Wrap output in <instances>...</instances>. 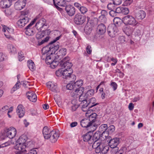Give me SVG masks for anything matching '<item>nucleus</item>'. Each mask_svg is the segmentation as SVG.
Segmentation results:
<instances>
[{"mask_svg":"<svg viewBox=\"0 0 154 154\" xmlns=\"http://www.w3.org/2000/svg\"><path fill=\"white\" fill-rule=\"evenodd\" d=\"M61 35L57 37L53 41H52L49 44L44 47L42 49V57L45 56L47 54H54L59 48V43L57 41L60 39Z\"/></svg>","mask_w":154,"mask_h":154,"instance_id":"nucleus-1","label":"nucleus"},{"mask_svg":"<svg viewBox=\"0 0 154 154\" xmlns=\"http://www.w3.org/2000/svg\"><path fill=\"white\" fill-rule=\"evenodd\" d=\"M17 134V131L13 127H11L8 128L6 131L2 134L0 136L1 139L4 140L7 137L10 139H13L15 137Z\"/></svg>","mask_w":154,"mask_h":154,"instance_id":"nucleus-2","label":"nucleus"},{"mask_svg":"<svg viewBox=\"0 0 154 154\" xmlns=\"http://www.w3.org/2000/svg\"><path fill=\"white\" fill-rule=\"evenodd\" d=\"M69 57H66L60 63V65L62 68H64L65 69L69 70V73H72L73 71L71 67L72 66L71 62L69 61Z\"/></svg>","mask_w":154,"mask_h":154,"instance_id":"nucleus-3","label":"nucleus"},{"mask_svg":"<svg viewBox=\"0 0 154 154\" xmlns=\"http://www.w3.org/2000/svg\"><path fill=\"white\" fill-rule=\"evenodd\" d=\"M135 18L131 15H128L123 17V21L126 25L135 26L138 23Z\"/></svg>","mask_w":154,"mask_h":154,"instance_id":"nucleus-4","label":"nucleus"},{"mask_svg":"<svg viewBox=\"0 0 154 154\" xmlns=\"http://www.w3.org/2000/svg\"><path fill=\"white\" fill-rule=\"evenodd\" d=\"M28 11H27L25 12H23L22 14L24 15V17H21L20 19L17 22V24L20 27H22L25 26L29 21V19L28 17L26 15L28 13Z\"/></svg>","mask_w":154,"mask_h":154,"instance_id":"nucleus-5","label":"nucleus"},{"mask_svg":"<svg viewBox=\"0 0 154 154\" xmlns=\"http://www.w3.org/2000/svg\"><path fill=\"white\" fill-rule=\"evenodd\" d=\"M26 145L20 143L16 142L14 148L16 150L14 152L16 154H21L26 151L25 149L26 148Z\"/></svg>","mask_w":154,"mask_h":154,"instance_id":"nucleus-6","label":"nucleus"},{"mask_svg":"<svg viewBox=\"0 0 154 154\" xmlns=\"http://www.w3.org/2000/svg\"><path fill=\"white\" fill-rule=\"evenodd\" d=\"M84 82L83 80L79 79L77 81L74 83L75 86V91L73 92L80 91L82 93L84 91V88L81 86L83 85Z\"/></svg>","mask_w":154,"mask_h":154,"instance_id":"nucleus-7","label":"nucleus"},{"mask_svg":"<svg viewBox=\"0 0 154 154\" xmlns=\"http://www.w3.org/2000/svg\"><path fill=\"white\" fill-rule=\"evenodd\" d=\"M68 70L63 69V78L69 80L70 81H74L76 77L75 75L72 74V73H69Z\"/></svg>","mask_w":154,"mask_h":154,"instance_id":"nucleus-8","label":"nucleus"},{"mask_svg":"<svg viewBox=\"0 0 154 154\" xmlns=\"http://www.w3.org/2000/svg\"><path fill=\"white\" fill-rule=\"evenodd\" d=\"M118 32L117 26L115 25H109L107 28V32L111 37H114Z\"/></svg>","mask_w":154,"mask_h":154,"instance_id":"nucleus-9","label":"nucleus"},{"mask_svg":"<svg viewBox=\"0 0 154 154\" xmlns=\"http://www.w3.org/2000/svg\"><path fill=\"white\" fill-rule=\"evenodd\" d=\"M85 16L82 15L79 13L75 15L74 21L76 24L81 25L84 23L85 21Z\"/></svg>","mask_w":154,"mask_h":154,"instance_id":"nucleus-10","label":"nucleus"},{"mask_svg":"<svg viewBox=\"0 0 154 154\" xmlns=\"http://www.w3.org/2000/svg\"><path fill=\"white\" fill-rule=\"evenodd\" d=\"M83 92L82 93H80V91L73 92V97H74L75 98L79 97V101L81 102V104L84 103H86L87 102V100H86V98L84 96Z\"/></svg>","mask_w":154,"mask_h":154,"instance_id":"nucleus-11","label":"nucleus"},{"mask_svg":"<svg viewBox=\"0 0 154 154\" xmlns=\"http://www.w3.org/2000/svg\"><path fill=\"white\" fill-rule=\"evenodd\" d=\"M107 128V125L106 124H103L101 125L99 128L100 133H101V137L106 138L108 137L107 132L106 130Z\"/></svg>","mask_w":154,"mask_h":154,"instance_id":"nucleus-12","label":"nucleus"},{"mask_svg":"<svg viewBox=\"0 0 154 154\" xmlns=\"http://www.w3.org/2000/svg\"><path fill=\"white\" fill-rule=\"evenodd\" d=\"M26 1L25 0H19L15 4L14 8L17 10H20L25 6Z\"/></svg>","mask_w":154,"mask_h":154,"instance_id":"nucleus-13","label":"nucleus"},{"mask_svg":"<svg viewBox=\"0 0 154 154\" xmlns=\"http://www.w3.org/2000/svg\"><path fill=\"white\" fill-rule=\"evenodd\" d=\"M103 145L101 142H99L97 141H95L92 145V147L95 149V152L96 153H100Z\"/></svg>","mask_w":154,"mask_h":154,"instance_id":"nucleus-14","label":"nucleus"},{"mask_svg":"<svg viewBox=\"0 0 154 154\" xmlns=\"http://www.w3.org/2000/svg\"><path fill=\"white\" fill-rule=\"evenodd\" d=\"M46 85L48 88L52 91L56 93L59 91V89L56 83L52 82H49L46 83Z\"/></svg>","mask_w":154,"mask_h":154,"instance_id":"nucleus-15","label":"nucleus"},{"mask_svg":"<svg viewBox=\"0 0 154 154\" xmlns=\"http://www.w3.org/2000/svg\"><path fill=\"white\" fill-rule=\"evenodd\" d=\"M49 139L50 141L52 143H55L59 137L58 131L56 130H52L51 131Z\"/></svg>","mask_w":154,"mask_h":154,"instance_id":"nucleus-16","label":"nucleus"},{"mask_svg":"<svg viewBox=\"0 0 154 154\" xmlns=\"http://www.w3.org/2000/svg\"><path fill=\"white\" fill-rule=\"evenodd\" d=\"M47 25L46 20L44 18H42L36 23L35 26L37 29L42 30L44 26H46Z\"/></svg>","mask_w":154,"mask_h":154,"instance_id":"nucleus-17","label":"nucleus"},{"mask_svg":"<svg viewBox=\"0 0 154 154\" xmlns=\"http://www.w3.org/2000/svg\"><path fill=\"white\" fill-rule=\"evenodd\" d=\"M106 29L105 25L104 24L100 23L97 26L96 32L98 34L103 35L106 32Z\"/></svg>","mask_w":154,"mask_h":154,"instance_id":"nucleus-18","label":"nucleus"},{"mask_svg":"<svg viewBox=\"0 0 154 154\" xmlns=\"http://www.w3.org/2000/svg\"><path fill=\"white\" fill-rule=\"evenodd\" d=\"M119 143V139L118 138L111 139L108 143L109 146L112 149L116 147Z\"/></svg>","mask_w":154,"mask_h":154,"instance_id":"nucleus-19","label":"nucleus"},{"mask_svg":"<svg viewBox=\"0 0 154 154\" xmlns=\"http://www.w3.org/2000/svg\"><path fill=\"white\" fill-rule=\"evenodd\" d=\"M65 10L67 14L70 16L74 15L75 12V8L72 5H69L66 6Z\"/></svg>","mask_w":154,"mask_h":154,"instance_id":"nucleus-20","label":"nucleus"},{"mask_svg":"<svg viewBox=\"0 0 154 154\" xmlns=\"http://www.w3.org/2000/svg\"><path fill=\"white\" fill-rule=\"evenodd\" d=\"M93 134L91 131H89L83 136V139L84 141L88 142L89 144H91L92 143V137Z\"/></svg>","mask_w":154,"mask_h":154,"instance_id":"nucleus-21","label":"nucleus"},{"mask_svg":"<svg viewBox=\"0 0 154 154\" xmlns=\"http://www.w3.org/2000/svg\"><path fill=\"white\" fill-rule=\"evenodd\" d=\"M97 116V115L96 113H93L91 114L88 117V119L89 120L91 125H92V127L94 126L95 128L93 130H91L93 131H94L96 129L94 123L96 121Z\"/></svg>","mask_w":154,"mask_h":154,"instance_id":"nucleus-22","label":"nucleus"},{"mask_svg":"<svg viewBox=\"0 0 154 154\" xmlns=\"http://www.w3.org/2000/svg\"><path fill=\"white\" fill-rule=\"evenodd\" d=\"M16 112L19 118H22L23 116L25 113V110L22 105L20 104L17 106Z\"/></svg>","mask_w":154,"mask_h":154,"instance_id":"nucleus-23","label":"nucleus"},{"mask_svg":"<svg viewBox=\"0 0 154 154\" xmlns=\"http://www.w3.org/2000/svg\"><path fill=\"white\" fill-rule=\"evenodd\" d=\"M26 95L28 98L32 102H35L37 100V96L32 91H30L27 92Z\"/></svg>","mask_w":154,"mask_h":154,"instance_id":"nucleus-24","label":"nucleus"},{"mask_svg":"<svg viewBox=\"0 0 154 154\" xmlns=\"http://www.w3.org/2000/svg\"><path fill=\"white\" fill-rule=\"evenodd\" d=\"M123 32L128 36H131L134 31V29L129 26H125L123 27Z\"/></svg>","mask_w":154,"mask_h":154,"instance_id":"nucleus-25","label":"nucleus"},{"mask_svg":"<svg viewBox=\"0 0 154 154\" xmlns=\"http://www.w3.org/2000/svg\"><path fill=\"white\" fill-rule=\"evenodd\" d=\"M146 14L143 10H140L135 13L134 16L135 18L137 20H142L143 19L146 17Z\"/></svg>","mask_w":154,"mask_h":154,"instance_id":"nucleus-26","label":"nucleus"},{"mask_svg":"<svg viewBox=\"0 0 154 154\" xmlns=\"http://www.w3.org/2000/svg\"><path fill=\"white\" fill-rule=\"evenodd\" d=\"M51 131L47 126L44 127L42 131V134L45 139L48 140L50 137Z\"/></svg>","mask_w":154,"mask_h":154,"instance_id":"nucleus-27","label":"nucleus"},{"mask_svg":"<svg viewBox=\"0 0 154 154\" xmlns=\"http://www.w3.org/2000/svg\"><path fill=\"white\" fill-rule=\"evenodd\" d=\"M81 125L83 127H89L91 128L92 127L88 119H82L80 122Z\"/></svg>","mask_w":154,"mask_h":154,"instance_id":"nucleus-28","label":"nucleus"},{"mask_svg":"<svg viewBox=\"0 0 154 154\" xmlns=\"http://www.w3.org/2000/svg\"><path fill=\"white\" fill-rule=\"evenodd\" d=\"M11 5V2L8 0H3L0 2V7L2 8H8Z\"/></svg>","mask_w":154,"mask_h":154,"instance_id":"nucleus-29","label":"nucleus"},{"mask_svg":"<svg viewBox=\"0 0 154 154\" xmlns=\"http://www.w3.org/2000/svg\"><path fill=\"white\" fill-rule=\"evenodd\" d=\"M54 6L57 8L58 6L64 7L66 5V2L64 0H53Z\"/></svg>","mask_w":154,"mask_h":154,"instance_id":"nucleus-30","label":"nucleus"},{"mask_svg":"<svg viewBox=\"0 0 154 154\" xmlns=\"http://www.w3.org/2000/svg\"><path fill=\"white\" fill-rule=\"evenodd\" d=\"M25 33L27 35L32 36L35 33V30L33 28H31L30 27H28L27 26L25 28Z\"/></svg>","mask_w":154,"mask_h":154,"instance_id":"nucleus-31","label":"nucleus"},{"mask_svg":"<svg viewBox=\"0 0 154 154\" xmlns=\"http://www.w3.org/2000/svg\"><path fill=\"white\" fill-rule=\"evenodd\" d=\"M45 56L42 57V55L41 56V58L42 60H45L46 63L48 64H50L51 63V62L53 61V59H51V54H45Z\"/></svg>","mask_w":154,"mask_h":154,"instance_id":"nucleus-32","label":"nucleus"},{"mask_svg":"<svg viewBox=\"0 0 154 154\" xmlns=\"http://www.w3.org/2000/svg\"><path fill=\"white\" fill-rule=\"evenodd\" d=\"M27 139V138L26 135H23L20 137L16 142L23 144L26 145V142Z\"/></svg>","mask_w":154,"mask_h":154,"instance_id":"nucleus-33","label":"nucleus"},{"mask_svg":"<svg viewBox=\"0 0 154 154\" xmlns=\"http://www.w3.org/2000/svg\"><path fill=\"white\" fill-rule=\"evenodd\" d=\"M2 31L4 32V35L6 37L10 40H13V38L11 34L8 33V32H7L6 31V30H5V29H6V26L5 25H2Z\"/></svg>","mask_w":154,"mask_h":154,"instance_id":"nucleus-34","label":"nucleus"},{"mask_svg":"<svg viewBox=\"0 0 154 154\" xmlns=\"http://www.w3.org/2000/svg\"><path fill=\"white\" fill-rule=\"evenodd\" d=\"M27 64L30 70L33 71L35 70V65L32 60H29L27 61Z\"/></svg>","mask_w":154,"mask_h":154,"instance_id":"nucleus-35","label":"nucleus"},{"mask_svg":"<svg viewBox=\"0 0 154 154\" xmlns=\"http://www.w3.org/2000/svg\"><path fill=\"white\" fill-rule=\"evenodd\" d=\"M89 103H88L89 107L91 108L94 106L97 105L98 104L96 103V100L94 97L91 98L89 100Z\"/></svg>","mask_w":154,"mask_h":154,"instance_id":"nucleus-36","label":"nucleus"},{"mask_svg":"<svg viewBox=\"0 0 154 154\" xmlns=\"http://www.w3.org/2000/svg\"><path fill=\"white\" fill-rule=\"evenodd\" d=\"M48 30H43L42 32H39L36 34V38L38 39H40L44 37L45 36V33H48Z\"/></svg>","mask_w":154,"mask_h":154,"instance_id":"nucleus-37","label":"nucleus"},{"mask_svg":"<svg viewBox=\"0 0 154 154\" xmlns=\"http://www.w3.org/2000/svg\"><path fill=\"white\" fill-rule=\"evenodd\" d=\"M58 56L62 57L65 56L66 54V48H63L60 49L58 52Z\"/></svg>","mask_w":154,"mask_h":154,"instance_id":"nucleus-38","label":"nucleus"},{"mask_svg":"<svg viewBox=\"0 0 154 154\" xmlns=\"http://www.w3.org/2000/svg\"><path fill=\"white\" fill-rule=\"evenodd\" d=\"M107 134L108 136V134H112L115 130V127L113 125H111L107 127Z\"/></svg>","mask_w":154,"mask_h":154,"instance_id":"nucleus-39","label":"nucleus"},{"mask_svg":"<svg viewBox=\"0 0 154 154\" xmlns=\"http://www.w3.org/2000/svg\"><path fill=\"white\" fill-rule=\"evenodd\" d=\"M100 137H101V133L99 132H96L95 133L93 137V139H92V141H93V140H95V141H97V140L100 139Z\"/></svg>","mask_w":154,"mask_h":154,"instance_id":"nucleus-40","label":"nucleus"},{"mask_svg":"<svg viewBox=\"0 0 154 154\" xmlns=\"http://www.w3.org/2000/svg\"><path fill=\"white\" fill-rule=\"evenodd\" d=\"M92 29L91 26H88L86 25L85 27V32L87 35L90 34L92 31Z\"/></svg>","mask_w":154,"mask_h":154,"instance_id":"nucleus-41","label":"nucleus"},{"mask_svg":"<svg viewBox=\"0 0 154 154\" xmlns=\"http://www.w3.org/2000/svg\"><path fill=\"white\" fill-rule=\"evenodd\" d=\"M109 150V147L108 146H103L101 150L100 154H106Z\"/></svg>","mask_w":154,"mask_h":154,"instance_id":"nucleus-42","label":"nucleus"},{"mask_svg":"<svg viewBox=\"0 0 154 154\" xmlns=\"http://www.w3.org/2000/svg\"><path fill=\"white\" fill-rule=\"evenodd\" d=\"M8 48L9 51L14 53H15L16 51V48L11 45H8Z\"/></svg>","mask_w":154,"mask_h":154,"instance_id":"nucleus-43","label":"nucleus"},{"mask_svg":"<svg viewBox=\"0 0 154 154\" xmlns=\"http://www.w3.org/2000/svg\"><path fill=\"white\" fill-rule=\"evenodd\" d=\"M114 24L113 25H115L116 26H118L121 24V19L119 17H116L113 20Z\"/></svg>","mask_w":154,"mask_h":154,"instance_id":"nucleus-44","label":"nucleus"},{"mask_svg":"<svg viewBox=\"0 0 154 154\" xmlns=\"http://www.w3.org/2000/svg\"><path fill=\"white\" fill-rule=\"evenodd\" d=\"M126 150V148L125 147H122L117 151L115 154H126L125 151Z\"/></svg>","mask_w":154,"mask_h":154,"instance_id":"nucleus-45","label":"nucleus"},{"mask_svg":"<svg viewBox=\"0 0 154 154\" xmlns=\"http://www.w3.org/2000/svg\"><path fill=\"white\" fill-rule=\"evenodd\" d=\"M82 106V110L83 111L86 112L89 109L91 108L89 107L87 103H84L81 104Z\"/></svg>","mask_w":154,"mask_h":154,"instance_id":"nucleus-46","label":"nucleus"},{"mask_svg":"<svg viewBox=\"0 0 154 154\" xmlns=\"http://www.w3.org/2000/svg\"><path fill=\"white\" fill-rule=\"evenodd\" d=\"M129 12L128 8L124 7H122V13L125 15L128 14Z\"/></svg>","mask_w":154,"mask_h":154,"instance_id":"nucleus-47","label":"nucleus"},{"mask_svg":"<svg viewBox=\"0 0 154 154\" xmlns=\"http://www.w3.org/2000/svg\"><path fill=\"white\" fill-rule=\"evenodd\" d=\"M66 88L69 90H72V89L75 91V86L74 83L73 84L69 83L66 86Z\"/></svg>","mask_w":154,"mask_h":154,"instance_id":"nucleus-48","label":"nucleus"},{"mask_svg":"<svg viewBox=\"0 0 154 154\" xmlns=\"http://www.w3.org/2000/svg\"><path fill=\"white\" fill-rule=\"evenodd\" d=\"M79 11L82 14H84L88 11V10L86 7L82 6Z\"/></svg>","mask_w":154,"mask_h":154,"instance_id":"nucleus-49","label":"nucleus"},{"mask_svg":"<svg viewBox=\"0 0 154 154\" xmlns=\"http://www.w3.org/2000/svg\"><path fill=\"white\" fill-rule=\"evenodd\" d=\"M94 92V91L93 89H91L87 91L85 94L87 97H90L93 95Z\"/></svg>","mask_w":154,"mask_h":154,"instance_id":"nucleus-50","label":"nucleus"},{"mask_svg":"<svg viewBox=\"0 0 154 154\" xmlns=\"http://www.w3.org/2000/svg\"><path fill=\"white\" fill-rule=\"evenodd\" d=\"M74 101L72 102V111H75L78 108L79 106V105L78 104L73 103Z\"/></svg>","mask_w":154,"mask_h":154,"instance_id":"nucleus-51","label":"nucleus"},{"mask_svg":"<svg viewBox=\"0 0 154 154\" xmlns=\"http://www.w3.org/2000/svg\"><path fill=\"white\" fill-rule=\"evenodd\" d=\"M20 82L19 81H18L13 88V91H15L18 89L20 87Z\"/></svg>","mask_w":154,"mask_h":154,"instance_id":"nucleus-52","label":"nucleus"},{"mask_svg":"<svg viewBox=\"0 0 154 154\" xmlns=\"http://www.w3.org/2000/svg\"><path fill=\"white\" fill-rule=\"evenodd\" d=\"M101 13L102 14V15L100 16L99 18L100 19L103 18L104 20H105L106 19V17H105V15L107 14V12L105 10H102L101 12Z\"/></svg>","mask_w":154,"mask_h":154,"instance_id":"nucleus-53","label":"nucleus"},{"mask_svg":"<svg viewBox=\"0 0 154 154\" xmlns=\"http://www.w3.org/2000/svg\"><path fill=\"white\" fill-rule=\"evenodd\" d=\"M18 55V58L19 61H22L24 59V57L21 51L19 52Z\"/></svg>","mask_w":154,"mask_h":154,"instance_id":"nucleus-54","label":"nucleus"},{"mask_svg":"<svg viewBox=\"0 0 154 154\" xmlns=\"http://www.w3.org/2000/svg\"><path fill=\"white\" fill-rule=\"evenodd\" d=\"M63 69H61L57 70L56 72V74L58 77L62 76L63 77Z\"/></svg>","mask_w":154,"mask_h":154,"instance_id":"nucleus-55","label":"nucleus"},{"mask_svg":"<svg viewBox=\"0 0 154 154\" xmlns=\"http://www.w3.org/2000/svg\"><path fill=\"white\" fill-rule=\"evenodd\" d=\"M6 57L2 52H0V61H2L6 60Z\"/></svg>","mask_w":154,"mask_h":154,"instance_id":"nucleus-56","label":"nucleus"},{"mask_svg":"<svg viewBox=\"0 0 154 154\" xmlns=\"http://www.w3.org/2000/svg\"><path fill=\"white\" fill-rule=\"evenodd\" d=\"M123 5L125 6L130 5L133 0H124Z\"/></svg>","mask_w":154,"mask_h":154,"instance_id":"nucleus-57","label":"nucleus"},{"mask_svg":"<svg viewBox=\"0 0 154 154\" xmlns=\"http://www.w3.org/2000/svg\"><path fill=\"white\" fill-rule=\"evenodd\" d=\"M107 8L110 10H112L115 8L114 5L112 3L108 4L107 5Z\"/></svg>","mask_w":154,"mask_h":154,"instance_id":"nucleus-58","label":"nucleus"},{"mask_svg":"<svg viewBox=\"0 0 154 154\" xmlns=\"http://www.w3.org/2000/svg\"><path fill=\"white\" fill-rule=\"evenodd\" d=\"M110 85L113 89V91H115L117 89L118 86L117 85L115 82H112L111 83Z\"/></svg>","mask_w":154,"mask_h":154,"instance_id":"nucleus-59","label":"nucleus"},{"mask_svg":"<svg viewBox=\"0 0 154 154\" xmlns=\"http://www.w3.org/2000/svg\"><path fill=\"white\" fill-rule=\"evenodd\" d=\"M58 62H57L56 61H52L51 62V63H50V64L49 65H51V66L52 68H55L56 66H57L58 64Z\"/></svg>","mask_w":154,"mask_h":154,"instance_id":"nucleus-60","label":"nucleus"},{"mask_svg":"<svg viewBox=\"0 0 154 154\" xmlns=\"http://www.w3.org/2000/svg\"><path fill=\"white\" fill-rule=\"evenodd\" d=\"M6 29H5V30H6V31L7 32H8V33L11 35L13 34L14 32V29H13L7 27L6 26Z\"/></svg>","mask_w":154,"mask_h":154,"instance_id":"nucleus-61","label":"nucleus"},{"mask_svg":"<svg viewBox=\"0 0 154 154\" xmlns=\"http://www.w3.org/2000/svg\"><path fill=\"white\" fill-rule=\"evenodd\" d=\"M11 142L10 141H8L0 145V148L4 147L10 145Z\"/></svg>","mask_w":154,"mask_h":154,"instance_id":"nucleus-62","label":"nucleus"},{"mask_svg":"<svg viewBox=\"0 0 154 154\" xmlns=\"http://www.w3.org/2000/svg\"><path fill=\"white\" fill-rule=\"evenodd\" d=\"M5 13L6 16L7 17L10 16L12 14L11 11L9 9H6L5 11Z\"/></svg>","mask_w":154,"mask_h":154,"instance_id":"nucleus-63","label":"nucleus"},{"mask_svg":"<svg viewBox=\"0 0 154 154\" xmlns=\"http://www.w3.org/2000/svg\"><path fill=\"white\" fill-rule=\"evenodd\" d=\"M113 4L115 5H119L122 3L121 0H113Z\"/></svg>","mask_w":154,"mask_h":154,"instance_id":"nucleus-64","label":"nucleus"}]
</instances>
